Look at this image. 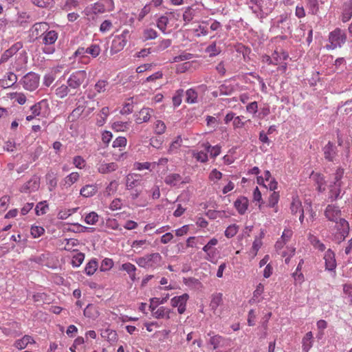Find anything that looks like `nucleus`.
<instances>
[{"mask_svg":"<svg viewBox=\"0 0 352 352\" xmlns=\"http://www.w3.org/2000/svg\"><path fill=\"white\" fill-rule=\"evenodd\" d=\"M310 242L312 245L318 250L323 252L326 249L324 243H322L317 237L311 236L310 238Z\"/></svg>","mask_w":352,"mask_h":352,"instance_id":"69168bd1","label":"nucleus"},{"mask_svg":"<svg viewBox=\"0 0 352 352\" xmlns=\"http://www.w3.org/2000/svg\"><path fill=\"white\" fill-rule=\"evenodd\" d=\"M314 336L311 331L307 332L302 340V350L308 352L313 346Z\"/></svg>","mask_w":352,"mask_h":352,"instance_id":"72a5a7b5","label":"nucleus"},{"mask_svg":"<svg viewBox=\"0 0 352 352\" xmlns=\"http://www.w3.org/2000/svg\"><path fill=\"white\" fill-rule=\"evenodd\" d=\"M307 8L309 9V13L316 15L318 14L319 10V6L318 0H307Z\"/></svg>","mask_w":352,"mask_h":352,"instance_id":"603ef678","label":"nucleus"},{"mask_svg":"<svg viewBox=\"0 0 352 352\" xmlns=\"http://www.w3.org/2000/svg\"><path fill=\"white\" fill-rule=\"evenodd\" d=\"M58 37V33L54 30H47L44 34H43L41 38V43L44 45L42 48V51L45 54H53L56 50L54 44L56 43Z\"/></svg>","mask_w":352,"mask_h":352,"instance_id":"f03ea898","label":"nucleus"},{"mask_svg":"<svg viewBox=\"0 0 352 352\" xmlns=\"http://www.w3.org/2000/svg\"><path fill=\"white\" fill-rule=\"evenodd\" d=\"M290 210L293 214H296L298 212H301V210H303L302 208V203L297 197H293L290 206Z\"/></svg>","mask_w":352,"mask_h":352,"instance_id":"a18cd8bd","label":"nucleus"},{"mask_svg":"<svg viewBox=\"0 0 352 352\" xmlns=\"http://www.w3.org/2000/svg\"><path fill=\"white\" fill-rule=\"evenodd\" d=\"M206 52L209 54L210 56H214L219 53V47H217V42L214 41L211 44H210L206 50Z\"/></svg>","mask_w":352,"mask_h":352,"instance_id":"338daca9","label":"nucleus"},{"mask_svg":"<svg viewBox=\"0 0 352 352\" xmlns=\"http://www.w3.org/2000/svg\"><path fill=\"white\" fill-rule=\"evenodd\" d=\"M98 218L96 212H90L84 216L85 223L89 225H95L98 221Z\"/></svg>","mask_w":352,"mask_h":352,"instance_id":"37998d69","label":"nucleus"},{"mask_svg":"<svg viewBox=\"0 0 352 352\" xmlns=\"http://www.w3.org/2000/svg\"><path fill=\"white\" fill-rule=\"evenodd\" d=\"M352 18V0L345 3L343 6V11L341 20L343 23L349 21Z\"/></svg>","mask_w":352,"mask_h":352,"instance_id":"7c9ffc66","label":"nucleus"},{"mask_svg":"<svg viewBox=\"0 0 352 352\" xmlns=\"http://www.w3.org/2000/svg\"><path fill=\"white\" fill-rule=\"evenodd\" d=\"M109 115V109L107 107H103L100 113L97 114L96 124L98 126H103L107 121V119Z\"/></svg>","mask_w":352,"mask_h":352,"instance_id":"f704fd0d","label":"nucleus"},{"mask_svg":"<svg viewBox=\"0 0 352 352\" xmlns=\"http://www.w3.org/2000/svg\"><path fill=\"white\" fill-rule=\"evenodd\" d=\"M98 264L96 258H93L90 260L87 264L85 267V272L87 276H91L93 275L97 268H98Z\"/></svg>","mask_w":352,"mask_h":352,"instance_id":"ea45409f","label":"nucleus"},{"mask_svg":"<svg viewBox=\"0 0 352 352\" xmlns=\"http://www.w3.org/2000/svg\"><path fill=\"white\" fill-rule=\"evenodd\" d=\"M131 36L130 31L127 29L122 30L120 34L116 35L113 38L110 52L116 54L124 49Z\"/></svg>","mask_w":352,"mask_h":352,"instance_id":"7ed1b4c3","label":"nucleus"},{"mask_svg":"<svg viewBox=\"0 0 352 352\" xmlns=\"http://www.w3.org/2000/svg\"><path fill=\"white\" fill-rule=\"evenodd\" d=\"M131 122L129 121H115L111 124L113 130L117 132H124L129 129Z\"/></svg>","mask_w":352,"mask_h":352,"instance_id":"4c0bfd02","label":"nucleus"},{"mask_svg":"<svg viewBox=\"0 0 352 352\" xmlns=\"http://www.w3.org/2000/svg\"><path fill=\"white\" fill-rule=\"evenodd\" d=\"M186 101L188 103L193 104L197 102V93L193 89H189L186 91Z\"/></svg>","mask_w":352,"mask_h":352,"instance_id":"6e6d98bb","label":"nucleus"},{"mask_svg":"<svg viewBox=\"0 0 352 352\" xmlns=\"http://www.w3.org/2000/svg\"><path fill=\"white\" fill-rule=\"evenodd\" d=\"M18 78L17 76L12 72H8L3 77L2 80H0V83L2 87L8 88L14 85V84L17 82Z\"/></svg>","mask_w":352,"mask_h":352,"instance_id":"4be33fe9","label":"nucleus"},{"mask_svg":"<svg viewBox=\"0 0 352 352\" xmlns=\"http://www.w3.org/2000/svg\"><path fill=\"white\" fill-rule=\"evenodd\" d=\"M274 6L275 4L272 2V0H269L268 3H267L265 6H263L264 11L263 12H261L258 7L254 8L252 6H250L249 8L256 15L258 18L263 19L265 17V15H267L273 11Z\"/></svg>","mask_w":352,"mask_h":352,"instance_id":"f3484780","label":"nucleus"},{"mask_svg":"<svg viewBox=\"0 0 352 352\" xmlns=\"http://www.w3.org/2000/svg\"><path fill=\"white\" fill-rule=\"evenodd\" d=\"M118 168L117 164L114 162L106 163L102 162L98 164L97 170L101 174H108L115 171Z\"/></svg>","mask_w":352,"mask_h":352,"instance_id":"393cba45","label":"nucleus"},{"mask_svg":"<svg viewBox=\"0 0 352 352\" xmlns=\"http://www.w3.org/2000/svg\"><path fill=\"white\" fill-rule=\"evenodd\" d=\"M182 145V138L181 135H178L174 141L170 144L168 149V153L170 155L179 153V149Z\"/></svg>","mask_w":352,"mask_h":352,"instance_id":"e433bc0d","label":"nucleus"},{"mask_svg":"<svg viewBox=\"0 0 352 352\" xmlns=\"http://www.w3.org/2000/svg\"><path fill=\"white\" fill-rule=\"evenodd\" d=\"M45 230L41 226H32L31 227L30 232L34 238H38L44 234Z\"/></svg>","mask_w":352,"mask_h":352,"instance_id":"774afa93","label":"nucleus"},{"mask_svg":"<svg viewBox=\"0 0 352 352\" xmlns=\"http://www.w3.org/2000/svg\"><path fill=\"white\" fill-rule=\"evenodd\" d=\"M217 243L218 240L213 238L203 248V250L206 252L208 255V259L213 263H217L220 259V254L218 251H216L214 248V246L217 245Z\"/></svg>","mask_w":352,"mask_h":352,"instance_id":"6e6552de","label":"nucleus"},{"mask_svg":"<svg viewBox=\"0 0 352 352\" xmlns=\"http://www.w3.org/2000/svg\"><path fill=\"white\" fill-rule=\"evenodd\" d=\"M142 177L139 174H129L126 177V186L127 190H133L141 186Z\"/></svg>","mask_w":352,"mask_h":352,"instance_id":"2eb2a0df","label":"nucleus"},{"mask_svg":"<svg viewBox=\"0 0 352 352\" xmlns=\"http://www.w3.org/2000/svg\"><path fill=\"white\" fill-rule=\"evenodd\" d=\"M164 182L166 184L170 186H179L180 184L184 183L185 182L183 180L182 177L177 173H170L164 179Z\"/></svg>","mask_w":352,"mask_h":352,"instance_id":"aec40b11","label":"nucleus"},{"mask_svg":"<svg viewBox=\"0 0 352 352\" xmlns=\"http://www.w3.org/2000/svg\"><path fill=\"white\" fill-rule=\"evenodd\" d=\"M169 20L166 16H161L157 21V27L164 33L167 34L166 32L167 25Z\"/></svg>","mask_w":352,"mask_h":352,"instance_id":"8fccbe9b","label":"nucleus"},{"mask_svg":"<svg viewBox=\"0 0 352 352\" xmlns=\"http://www.w3.org/2000/svg\"><path fill=\"white\" fill-rule=\"evenodd\" d=\"M330 45H327L328 49L334 50L340 47L346 41L345 32L340 28H336L329 36Z\"/></svg>","mask_w":352,"mask_h":352,"instance_id":"423d86ee","label":"nucleus"},{"mask_svg":"<svg viewBox=\"0 0 352 352\" xmlns=\"http://www.w3.org/2000/svg\"><path fill=\"white\" fill-rule=\"evenodd\" d=\"M98 190L97 184H87L84 186L80 190V194L83 197H93Z\"/></svg>","mask_w":352,"mask_h":352,"instance_id":"cd10ccee","label":"nucleus"},{"mask_svg":"<svg viewBox=\"0 0 352 352\" xmlns=\"http://www.w3.org/2000/svg\"><path fill=\"white\" fill-rule=\"evenodd\" d=\"M34 342V340L33 338L30 336H24L21 339L17 340L14 344V346L19 349L22 350L25 349L28 344H32Z\"/></svg>","mask_w":352,"mask_h":352,"instance_id":"c9c22d12","label":"nucleus"},{"mask_svg":"<svg viewBox=\"0 0 352 352\" xmlns=\"http://www.w3.org/2000/svg\"><path fill=\"white\" fill-rule=\"evenodd\" d=\"M341 187L342 183L331 184H329V199L331 201H334L340 197V195L341 192Z\"/></svg>","mask_w":352,"mask_h":352,"instance_id":"a878e982","label":"nucleus"},{"mask_svg":"<svg viewBox=\"0 0 352 352\" xmlns=\"http://www.w3.org/2000/svg\"><path fill=\"white\" fill-rule=\"evenodd\" d=\"M194 55L192 54L183 52L178 56H175L173 58L172 63H178L180 61L187 60L192 58Z\"/></svg>","mask_w":352,"mask_h":352,"instance_id":"864d4df0","label":"nucleus"},{"mask_svg":"<svg viewBox=\"0 0 352 352\" xmlns=\"http://www.w3.org/2000/svg\"><path fill=\"white\" fill-rule=\"evenodd\" d=\"M153 8L151 3H146L140 11L138 15V21H142L148 14H149Z\"/></svg>","mask_w":352,"mask_h":352,"instance_id":"5fc2aeb1","label":"nucleus"},{"mask_svg":"<svg viewBox=\"0 0 352 352\" xmlns=\"http://www.w3.org/2000/svg\"><path fill=\"white\" fill-rule=\"evenodd\" d=\"M188 298V294H184L181 296L173 297L170 300V304L173 307H177L178 313L182 314L186 311V302Z\"/></svg>","mask_w":352,"mask_h":352,"instance_id":"9d476101","label":"nucleus"},{"mask_svg":"<svg viewBox=\"0 0 352 352\" xmlns=\"http://www.w3.org/2000/svg\"><path fill=\"white\" fill-rule=\"evenodd\" d=\"M171 43L172 41L170 39L163 38L158 42L157 45L156 46V51H163L169 47L171 45Z\"/></svg>","mask_w":352,"mask_h":352,"instance_id":"052dcab7","label":"nucleus"},{"mask_svg":"<svg viewBox=\"0 0 352 352\" xmlns=\"http://www.w3.org/2000/svg\"><path fill=\"white\" fill-rule=\"evenodd\" d=\"M324 215L328 220L336 223L341 218V210L338 206L329 204L324 210Z\"/></svg>","mask_w":352,"mask_h":352,"instance_id":"9b49d317","label":"nucleus"},{"mask_svg":"<svg viewBox=\"0 0 352 352\" xmlns=\"http://www.w3.org/2000/svg\"><path fill=\"white\" fill-rule=\"evenodd\" d=\"M113 266V261L111 258H104L100 264V270L101 272H107L110 270Z\"/></svg>","mask_w":352,"mask_h":352,"instance_id":"bf43d9fd","label":"nucleus"},{"mask_svg":"<svg viewBox=\"0 0 352 352\" xmlns=\"http://www.w3.org/2000/svg\"><path fill=\"white\" fill-rule=\"evenodd\" d=\"M39 187V181L37 178H32L20 188V191L24 193H29L36 190Z\"/></svg>","mask_w":352,"mask_h":352,"instance_id":"5701e85b","label":"nucleus"},{"mask_svg":"<svg viewBox=\"0 0 352 352\" xmlns=\"http://www.w3.org/2000/svg\"><path fill=\"white\" fill-rule=\"evenodd\" d=\"M337 224V230L338 232L341 231L342 233L348 235L349 232V225L347 221L343 218H340L336 222Z\"/></svg>","mask_w":352,"mask_h":352,"instance_id":"a19ab883","label":"nucleus"},{"mask_svg":"<svg viewBox=\"0 0 352 352\" xmlns=\"http://www.w3.org/2000/svg\"><path fill=\"white\" fill-rule=\"evenodd\" d=\"M22 46L23 45L21 43L17 42L12 45L8 50H6L1 57L0 63L6 62L10 58L16 54L17 52L22 48Z\"/></svg>","mask_w":352,"mask_h":352,"instance_id":"6ab92c4d","label":"nucleus"},{"mask_svg":"<svg viewBox=\"0 0 352 352\" xmlns=\"http://www.w3.org/2000/svg\"><path fill=\"white\" fill-rule=\"evenodd\" d=\"M49 206L46 201L38 202L35 207V212L38 216L43 215L47 212Z\"/></svg>","mask_w":352,"mask_h":352,"instance_id":"c03bdc74","label":"nucleus"},{"mask_svg":"<svg viewBox=\"0 0 352 352\" xmlns=\"http://www.w3.org/2000/svg\"><path fill=\"white\" fill-rule=\"evenodd\" d=\"M85 259V254L82 252H77L72 258V265L74 267H78L82 263Z\"/></svg>","mask_w":352,"mask_h":352,"instance_id":"49530a36","label":"nucleus"},{"mask_svg":"<svg viewBox=\"0 0 352 352\" xmlns=\"http://www.w3.org/2000/svg\"><path fill=\"white\" fill-rule=\"evenodd\" d=\"M40 76L38 74L30 72L23 76L19 80V83L22 85L23 88L29 91H35L39 86Z\"/></svg>","mask_w":352,"mask_h":352,"instance_id":"20e7f679","label":"nucleus"},{"mask_svg":"<svg viewBox=\"0 0 352 352\" xmlns=\"http://www.w3.org/2000/svg\"><path fill=\"white\" fill-rule=\"evenodd\" d=\"M248 198L241 196L234 201V205L240 214H244L248 210Z\"/></svg>","mask_w":352,"mask_h":352,"instance_id":"b1692460","label":"nucleus"},{"mask_svg":"<svg viewBox=\"0 0 352 352\" xmlns=\"http://www.w3.org/2000/svg\"><path fill=\"white\" fill-rule=\"evenodd\" d=\"M87 72L85 70H78L73 72L67 80V84L72 90L78 89L87 78Z\"/></svg>","mask_w":352,"mask_h":352,"instance_id":"0eeeda50","label":"nucleus"},{"mask_svg":"<svg viewBox=\"0 0 352 352\" xmlns=\"http://www.w3.org/2000/svg\"><path fill=\"white\" fill-rule=\"evenodd\" d=\"M324 259L325 261V270L336 273L335 270L337 263L334 252L331 249H328L324 254Z\"/></svg>","mask_w":352,"mask_h":352,"instance_id":"ddd939ff","label":"nucleus"},{"mask_svg":"<svg viewBox=\"0 0 352 352\" xmlns=\"http://www.w3.org/2000/svg\"><path fill=\"white\" fill-rule=\"evenodd\" d=\"M120 270L125 271L129 276L131 280L134 281L136 278V267L131 263H125L121 265Z\"/></svg>","mask_w":352,"mask_h":352,"instance_id":"58836bf2","label":"nucleus"},{"mask_svg":"<svg viewBox=\"0 0 352 352\" xmlns=\"http://www.w3.org/2000/svg\"><path fill=\"white\" fill-rule=\"evenodd\" d=\"M113 7V0H102L87 7L85 10V12L87 15H89L91 14H102L107 11L112 10Z\"/></svg>","mask_w":352,"mask_h":352,"instance_id":"39448f33","label":"nucleus"},{"mask_svg":"<svg viewBox=\"0 0 352 352\" xmlns=\"http://www.w3.org/2000/svg\"><path fill=\"white\" fill-rule=\"evenodd\" d=\"M32 2L36 6L42 8L52 7L54 4V0H32Z\"/></svg>","mask_w":352,"mask_h":352,"instance_id":"680f3d73","label":"nucleus"},{"mask_svg":"<svg viewBox=\"0 0 352 352\" xmlns=\"http://www.w3.org/2000/svg\"><path fill=\"white\" fill-rule=\"evenodd\" d=\"M101 336L107 339L109 342H116L117 340V333L115 331L107 329L103 331Z\"/></svg>","mask_w":352,"mask_h":352,"instance_id":"de8ad7c7","label":"nucleus"},{"mask_svg":"<svg viewBox=\"0 0 352 352\" xmlns=\"http://www.w3.org/2000/svg\"><path fill=\"white\" fill-rule=\"evenodd\" d=\"M162 262V257L157 252L148 254L135 259V263L138 266L144 269H157L161 266Z\"/></svg>","mask_w":352,"mask_h":352,"instance_id":"f257e3e1","label":"nucleus"},{"mask_svg":"<svg viewBox=\"0 0 352 352\" xmlns=\"http://www.w3.org/2000/svg\"><path fill=\"white\" fill-rule=\"evenodd\" d=\"M153 112V109L150 108L142 109L135 118V122L138 124L148 122Z\"/></svg>","mask_w":352,"mask_h":352,"instance_id":"bb28decb","label":"nucleus"},{"mask_svg":"<svg viewBox=\"0 0 352 352\" xmlns=\"http://www.w3.org/2000/svg\"><path fill=\"white\" fill-rule=\"evenodd\" d=\"M80 179V175L78 172H72L65 176L60 182V188L62 190L69 188L73 184L76 183Z\"/></svg>","mask_w":352,"mask_h":352,"instance_id":"f8f14e48","label":"nucleus"},{"mask_svg":"<svg viewBox=\"0 0 352 352\" xmlns=\"http://www.w3.org/2000/svg\"><path fill=\"white\" fill-rule=\"evenodd\" d=\"M84 316L92 320L96 319L99 316V311L96 306L89 304L83 311Z\"/></svg>","mask_w":352,"mask_h":352,"instance_id":"473e14b6","label":"nucleus"},{"mask_svg":"<svg viewBox=\"0 0 352 352\" xmlns=\"http://www.w3.org/2000/svg\"><path fill=\"white\" fill-rule=\"evenodd\" d=\"M109 87V82L107 80H100L94 85V90L98 94L104 93Z\"/></svg>","mask_w":352,"mask_h":352,"instance_id":"09e8293b","label":"nucleus"},{"mask_svg":"<svg viewBox=\"0 0 352 352\" xmlns=\"http://www.w3.org/2000/svg\"><path fill=\"white\" fill-rule=\"evenodd\" d=\"M100 47L98 45L92 44L87 47V54H90L93 58L97 57L100 53Z\"/></svg>","mask_w":352,"mask_h":352,"instance_id":"0e129e2a","label":"nucleus"},{"mask_svg":"<svg viewBox=\"0 0 352 352\" xmlns=\"http://www.w3.org/2000/svg\"><path fill=\"white\" fill-rule=\"evenodd\" d=\"M208 335L210 337L209 344L212 346V349H217L220 343V336L218 335H214L213 333H209Z\"/></svg>","mask_w":352,"mask_h":352,"instance_id":"e2e57ef3","label":"nucleus"},{"mask_svg":"<svg viewBox=\"0 0 352 352\" xmlns=\"http://www.w3.org/2000/svg\"><path fill=\"white\" fill-rule=\"evenodd\" d=\"M49 29V25L46 22H39L34 23L30 29V34L32 37L35 38H41L44 34Z\"/></svg>","mask_w":352,"mask_h":352,"instance_id":"4468645a","label":"nucleus"},{"mask_svg":"<svg viewBox=\"0 0 352 352\" xmlns=\"http://www.w3.org/2000/svg\"><path fill=\"white\" fill-rule=\"evenodd\" d=\"M274 6L275 4L272 2V0H269L268 3H267L265 6H263L264 11L263 12H261L258 7L254 8L252 6H250L249 8L256 15L258 18L263 19L265 17V15H267L273 11Z\"/></svg>","mask_w":352,"mask_h":352,"instance_id":"a211bd4d","label":"nucleus"},{"mask_svg":"<svg viewBox=\"0 0 352 352\" xmlns=\"http://www.w3.org/2000/svg\"><path fill=\"white\" fill-rule=\"evenodd\" d=\"M158 36L157 32L153 28L146 27L141 33V38L143 41L155 39Z\"/></svg>","mask_w":352,"mask_h":352,"instance_id":"c85d7f7f","label":"nucleus"},{"mask_svg":"<svg viewBox=\"0 0 352 352\" xmlns=\"http://www.w3.org/2000/svg\"><path fill=\"white\" fill-rule=\"evenodd\" d=\"M152 316L157 319H169L171 309L166 307H160L157 309H151Z\"/></svg>","mask_w":352,"mask_h":352,"instance_id":"412c9836","label":"nucleus"},{"mask_svg":"<svg viewBox=\"0 0 352 352\" xmlns=\"http://www.w3.org/2000/svg\"><path fill=\"white\" fill-rule=\"evenodd\" d=\"M324 157L329 162H333L337 155V147L331 142H329L322 148Z\"/></svg>","mask_w":352,"mask_h":352,"instance_id":"dca6fc26","label":"nucleus"},{"mask_svg":"<svg viewBox=\"0 0 352 352\" xmlns=\"http://www.w3.org/2000/svg\"><path fill=\"white\" fill-rule=\"evenodd\" d=\"M6 97L13 100L14 102H17L18 104L23 105L27 101V98L25 94L22 92H10L6 94Z\"/></svg>","mask_w":352,"mask_h":352,"instance_id":"c756f323","label":"nucleus"},{"mask_svg":"<svg viewBox=\"0 0 352 352\" xmlns=\"http://www.w3.org/2000/svg\"><path fill=\"white\" fill-rule=\"evenodd\" d=\"M127 140L126 138L122 136L118 137L112 144L113 148H118L120 151H122L126 146Z\"/></svg>","mask_w":352,"mask_h":352,"instance_id":"3c124183","label":"nucleus"},{"mask_svg":"<svg viewBox=\"0 0 352 352\" xmlns=\"http://www.w3.org/2000/svg\"><path fill=\"white\" fill-rule=\"evenodd\" d=\"M70 90L72 89L68 85H61L56 89L55 94L58 98H64L68 95Z\"/></svg>","mask_w":352,"mask_h":352,"instance_id":"79ce46f5","label":"nucleus"},{"mask_svg":"<svg viewBox=\"0 0 352 352\" xmlns=\"http://www.w3.org/2000/svg\"><path fill=\"white\" fill-rule=\"evenodd\" d=\"M30 110L36 117H46L50 110L48 102L47 100H42L31 106Z\"/></svg>","mask_w":352,"mask_h":352,"instance_id":"1a4fd4ad","label":"nucleus"},{"mask_svg":"<svg viewBox=\"0 0 352 352\" xmlns=\"http://www.w3.org/2000/svg\"><path fill=\"white\" fill-rule=\"evenodd\" d=\"M48 190L52 192L55 190L57 186V177L56 174L53 171H49L45 175Z\"/></svg>","mask_w":352,"mask_h":352,"instance_id":"2f4dec72","label":"nucleus"},{"mask_svg":"<svg viewBox=\"0 0 352 352\" xmlns=\"http://www.w3.org/2000/svg\"><path fill=\"white\" fill-rule=\"evenodd\" d=\"M166 129V124L163 121L157 120L154 122V131L156 134H163L165 132Z\"/></svg>","mask_w":352,"mask_h":352,"instance_id":"4d7b16f0","label":"nucleus"},{"mask_svg":"<svg viewBox=\"0 0 352 352\" xmlns=\"http://www.w3.org/2000/svg\"><path fill=\"white\" fill-rule=\"evenodd\" d=\"M79 5L78 0H66L62 6L63 10L65 11H70L76 8Z\"/></svg>","mask_w":352,"mask_h":352,"instance_id":"13d9d810","label":"nucleus"}]
</instances>
